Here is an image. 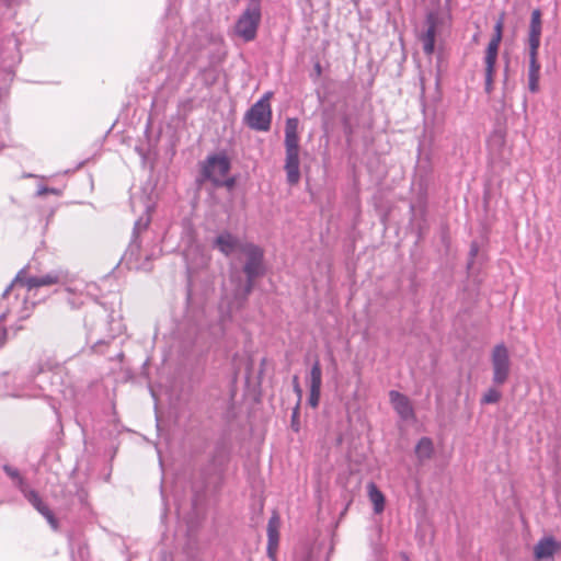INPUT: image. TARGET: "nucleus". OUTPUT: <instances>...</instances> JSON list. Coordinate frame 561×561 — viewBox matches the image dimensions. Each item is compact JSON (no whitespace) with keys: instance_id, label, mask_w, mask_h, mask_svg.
Instances as JSON below:
<instances>
[{"instance_id":"obj_1","label":"nucleus","mask_w":561,"mask_h":561,"mask_svg":"<svg viewBox=\"0 0 561 561\" xmlns=\"http://www.w3.org/2000/svg\"><path fill=\"white\" fill-rule=\"evenodd\" d=\"M299 121L296 117L286 119L285 125V171L287 182L290 185H296L300 181L299 170V136H298Z\"/></svg>"},{"instance_id":"obj_2","label":"nucleus","mask_w":561,"mask_h":561,"mask_svg":"<svg viewBox=\"0 0 561 561\" xmlns=\"http://www.w3.org/2000/svg\"><path fill=\"white\" fill-rule=\"evenodd\" d=\"M245 261L243 272L247 276L245 294L249 295L254 286V280L265 274L264 250L252 242H245L241 248Z\"/></svg>"},{"instance_id":"obj_3","label":"nucleus","mask_w":561,"mask_h":561,"mask_svg":"<svg viewBox=\"0 0 561 561\" xmlns=\"http://www.w3.org/2000/svg\"><path fill=\"white\" fill-rule=\"evenodd\" d=\"M61 276L58 272H51L42 276H31L28 274V267L21 268L11 284L3 291V297H7L13 287H24L27 291L37 289L39 287H49L59 284Z\"/></svg>"},{"instance_id":"obj_4","label":"nucleus","mask_w":561,"mask_h":561,"mask_svg":"<svg viewBox=\"0 0 561 561\" xmlns=\"http://www.w3.org/2000/svg\"><path fill=\"white\" fill-rule=\"evenodd\" d=\"M504 19L505 13H501L495 25L494 33L491 41L488 44L484 56V65H485V87L489 91L492 87L494 75H495V64L497 59L500 44L503 37L504 30Z\"/></svg>"},{"instance_id":"obj_5","label":"nucleus","mask_w":561,"mask_h":561,"mask_svg":"<svg viewBox=\"0 0 561 561\" xmlns=\"http://www.w3.org/2000/svg\"><path fill=\"white\" fill-rule=\"evenodd\" d=\"M271 92L265 93L245 114L248 126L255 130L266 131L271 127L272 111L270 99Z\"/></svg>"},{"instance_id":"obj_6","label":"nucleus","mask_w":561,"mask_h":561,"mask_svg":"<svg viewBox=\"0 0 561 561\" xmlns=\"http://www.w3.org/2000/svg\"><path fill=\"white\" fill-rule=\"evenodd\" d=\"M230 170V161L226 154H215L207 158L203 165V174L206 179L210 180L215 185H227L231 187L233 180H225Z\"/></svg>"},{"instance_id":"obj_7","label":"nucleus","mask_w":561,"mask_h":561,"mask_svg":"<svg viewBox=\"0 0 561 561\" xmlns=\"http://www.w3.org/2000/svg\"><path fill=\"white\" fill-rule=\"evenodd\" d=\"M261 21V9L260 4L254 2L251 3L244 12L239 16L234 32L243 41H253L256 36L257 27Z\"/></svg>"},{"instance_id":"obj_8","label":"nucleus","mask_w":561,"mask_h":561,"mask_svg":"<svg viewBox=\"0 0 561 561\" xmlns=\"http://www.w3.org/2000/svg\"><path fill=\"white\" fill-rule=\"evenodd\" d=\"M491 365L493 371V382L496 386L504 385L511 374V357L508 348L504 343L496 344L491 353Z\"/></svg>"},{"instance_id":"obj_9","label":"nucleus","mask_w":561,"mask_h":561,"mask_svg":"<svg viewBox=\"0 0 561 561\" xmlns=\"http://www.w3.org/2000/svg\"><path fill=\"white\" fill-rule=\"evenodd\" d=\"M321 386H322V369L319 359H317L310 370L309 376V387L310 394L308 399V403L311 408L316 409L320 402L321 396Z\"/></svg>"},{"instance_id":"obj_10","label":"nucleus","mask_w":561,"mask_h":561,"mask_svg":"<svg viewBox=\"0 0 561 561\" xmlns=\"http://www.w3.org/2000/svg\"><path fill=\"white\" fill-rule=\"evenodd\" d=\"M243 244L244 243H241L238 237L229 231L220 232L214 240L215 248L226 256L231 255L236 251L241 252Z\"/></svg>"},{"instance_id":"obj_11","label":"nucleus","mask_w":561,"mask_h":561,"mask_svg":"<svg viewBox=\"0 0 561 561\" xmlns=\"http://www.w3.org/2000/svg\"><path fill=\"white\" fill-rule=\"evenodd\" d=\"M560 550V542H558L553 537H545L534 547V557L537 561L547 560L552 558Z\"/></svg>"},{"instance_id":"obj_12","label":"nucleus","mask_w":561,"mask_h":561,"mask_svg":"<svg viewBox=\"0 0 561 561\" xmlns=\"http://www.w3.org/2000/svg\"><path fill=\"white\" fill-rule=\"evenodd\" d=\"M390 402L396 410V412L403 419L410 420L414 417V411L411 404V401L403 393L391 390L389 392Z\"/></svg>"},{"instance_id":"obj_13","label":"nucleus","mask_w":561,"mask_h":561,"mask_svg":"<svg viewBox=\"0 0 561 561\" xmlns=\"http://www.w3.org/2000/svg\"><path fill=\"white\" fill-rule=\"evenodd\" d=\"M280 518L274 513L267 524V553L271 558H275L279 542Z\"/></svg>"},{"instance_id":"obj_14","label":"nucleus","mask_w":561,"mask_h":561,"mask_svg":"<svg viewBox=\"0 0 561 561\" xmlns=\"http://www.w3.org/2000/svg\"><path fill=\"white\" fill-rule=\"evenodd\" d=\"M541 12L539 9H535L531 12L530 25H529V34H528V44L529 50L538 51L540 46L541 38Z\"/></svg>"},{"instance_id":"obj_15","label":"nucleus","mask_w":561,"mask_h":561,"mask_svg":"<svg viewBox=\"0 0 561 561\" xmlns=\"http://www.w3.org/2000/svg\"><path fill=\"white\" fill-rule=\"evenodd\" d=\"M427 30L424 34L421 35V42L423 44V50L426 55H432L435 50V37H436V28L437 22L436 18L433 14L427 16Z\"/></svg>"},{"instance_id":"obj_16","label":"nucleus","mask_w":561,"mask_h":561,"mask_svg":"<svg viewBox=\"0 0 561 561\" xmlns=\"http://www.w3.org/2000/svg\"><path fill=\"white\" fill-rule=\"evenodd\" d=\"M540 64L538 51L529 50L528 89L536 93L539 91Z\"/></svg>"},{"instance_id":"obj_17","label":"nucleus","mask_w":561,"mask_h":561,"mask_svg":"<svg viewBox=\"0 0 561 561\" xmlns=\"http://www.w3.org/2000/svg\"><path fill=\"white\" fill-rule=\"evenodd\" d=\"M26 496L32 505L47 519L51 527L56 529L58 522L49 507L42 501L41 496L35 491H30Z\"/></svg>"},{"instance_id":"obj_18","label":"nucleus","mask_w":561,"mask_h":561,"mask_svg":"<svg viewBox=\"0 0 561 561\" xmlns=\"http://www.w3.org/2000/svg\"><path fill=\"white\" fill-rule=\"evenodd\" d=\"M367 495L373 505L375 514H381L385 511L386 497L375 482L367 483Z\"/></svg>"},{"instance_id":"obj_19","label":"nucleus","mask_w":561,"mask_h":561,"mask_svg":"<svg viewBox=\"0 0 561 561\" xmlns=\"http://www.w3.org/2000/svg\"><path fill=\"white\" fill-rule=\"evenodd\" d=\"M433 442L428 437H422L415 447V454L421 460L430 459L433 455Z\"/></svg>"},{"instance_id":"obj_20","label":"nucleus","mask_w":561,"mask_h":561,"mask_svg":"<svg viewBox=\"0 0 561 561\" xmlns=\"http://www.w3.org/2000/svg\"><path fill=\"white\" fill-rule=\"evenodd\" d=\"M502 397L501 391L495 388H489L485 393L482 396L481 403L482 404H492L500 401Z\"/></svg>"},{"instance_id":"obj_21","label":"nucleus","mask_w":561,"mask_h":561,"mask_svg":"<svg viewBox=\"0 0 561 561\" xmlns=\"http://www.w3.org/2000/svg\"><path fill=\"white\" fill-rule=\"evenodd\" d=\"M293 385H294V391L296 392V394L298 397V400L300 401L301 397H302V389H301V387L299 385L298 376H294Z\"/></svg>"},{"instance_id":"obj_22","label":"nucleus","mask_w":561,"mask_h":561,"mask_svg":"<svg viewBox=\"0 0 561 561\" xmlns=\"http://www.w3.org/2000/svg\"><path fill=\"white\" fill-rule=\"evenodd\" d=\"M8 313H9L8 311H4V312H2V313L0 314V321H1V322L5 321V319H7V317H8Z\"/></svg>"},{"instance_id":"obj_23","label":"nucleus","mask_w":561,"mask_h":561,"mask_svg":"<svg viewBox=\"0 0 561 561\" xmlns=\"http://www.w3.org/2000/svg\"><path fill=\"white\" fill-rule=\"evenodd\" d=\"M314 69L317 71V75L320 76L321 75V66H320V64H317Z\"/></svg>"}]
</instances>
